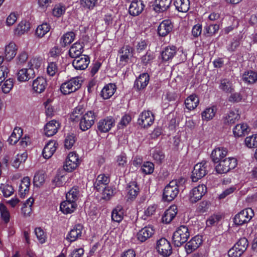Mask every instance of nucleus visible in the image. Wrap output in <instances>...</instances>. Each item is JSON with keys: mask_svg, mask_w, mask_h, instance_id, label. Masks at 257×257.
Masks as SVG:
<instances>
[{"mask_svg": "<svg viewBox=\"0 0 257 257\" xmlns=\"http://www.w3.org/2000/svg\"><path fill=\"white\" fill-rule=\"evenodd\" d=\"M185 182V179L182 178L170 181L164 189L163 199L168 202L174 200L177 196L180 190L183 187Z\"/></svg>", "mask_w": 257, "mask_h": 257, "instance_id": "1", "label": "nucleus"}, {"mask_svg": "<svg viewBox=\"0 0 257 257\" xmlns=\"http://www.w3.org/2000/svg\"><path fill=\"white\" fill-rule=\"evenodd\" d=\"M190 236L188 228L186 225H181L174 232L173 241L174 245L177 246H181L186 242Z\"/></svg>", "mask_w": 257, "mask_h": 257, "instance_id": "2", "label": "nucleus"}, {"mask_svg": "<svg viewBox=\"0 0 257 257\" xmlns=\"http://www.w3.org/2000/svg\"><path fill=\"white\" fill-rule=\"evenodd\" d=\"M97 114L94 110H88L79 119V127L82 131L90 128L94 124Z\"/></svg>", "mask_w": 257, "mask_h": 257, "instance_id": "3", "label": "nucleus"}, {"mask_svg": "<svg viewBox=\"0 0 257 257\" xmlns=\"http://www.w3.org/2000/svg\"><path fill=\"white\" fill-rule=\"evenodd\" d=\"M82 82L80 77H73L62 84L60 87L61 91L64 95L74 92L81 87Z\"/></svg>", "mask_w": 257, "mask_h": 257, "instance_id": "4", "label": "nucleus"}, {"mask_svg": "<svg viewBox=\"0 0 257 257\" xmlns=\"http://www.w3.org/2000/svg\"><path fill=\"white\" fill-rule=\"evenodd\" d=\"M208 164V162L207 161H202L194 166L191 175V179L193 182H196L198 181L207 174Z\"/></svg>", "mask_w": 257, "mask_h": 257, "instance_id": "5", "label": "nucleus"}, {"mask_svg": "<svg viewBox=\"0 0 257 257\" xmlns=\"http://www.w3.org/2000/svg\"><path fill=\"white\" fill-rule=\"evenodd\" d=\"M237 160L233 157H228L221 161L216 166V170L219 174L226 173L237 166Z\"/></svg>", "mask_w": 257, "mask_h": 257, "instance_id": "6", "label": "nucleus"}, {"mask_svg": "<svg viewBox=\"0 0 257 257\" xmlns=\"http://www.w3.org/2000/svg\"><path fill=\"white\" fill-rule=\"evenodd\" d=\"M207 188L204 184H199L194 187L189 192V200L192 203H194L200 200L206 193Z\"/></svg>", "mask_w": 257, "mask_h": 257, "instance_id": "7", "label": "nucleus"}, {"mask_svg": "<svg viewBox=\"0 0 257 257\" xmlns=\"http://www.w3.org/2000/svg\"><path fill=\"white\" fill-rule=\"evenodd\" d=\"M253 215V211L250 208L244 209L236 214L234 218V222L238 225H241L248 222Z\"/></svg>", "mask_w": 257, "mask_h": 257, "instance_id": "8", "label": "nucleus"}, {"mask_svg": "<svg viewBox=\"0 0 257 257\" xmlns=\"http://www.w3.org/2000/svg\"><path fill=\"white\" fill-rule=\"evenodd\" d=\"M79 163L78 156L75 153L71 152L66 159L64 169L68 172H71L78 167Z\"/></svg>", "mask_w": 257, "mask_h": 257, "instance_id": "9", "label": "nucleus"}, {"mask_svg": "<svg viewBox=\"0 0 257 257\" xmlns=\"http://www.w3.org/2000/svg\"><path fill=\"white\" fill-rule=\"evenodd\" d=\"M155 116L150 110H144L139 115L138 122L142 127H148L154 123Z\"/></svg>", "mask_w": 257, "mask_h": 257, "instance_id": "10", "label": "nucleus"}, {"mask_svg": "<svg viewBox=\"0 0 257 257\" xmlns=\"http://www.w3.org/2000/svg\"><path fill=\"white\" fill-rule=\"evenodd\" d=\"M156 249L159 254L164 257L170 255L172 253V247L169 241L162 238L157 242Z\"/></svg>", "mask_w": 257, "mask_h": 257, "instance_id": "11", "label": "nucleus"}, {"mask_svg": "<svg viewBox=\"0 0 257 257\" xmlns=\"http://www.w3.org/2000/svg\"><path fill=\"white\" fill-rule=\"evenodd\" d=\"M114 125V120L112 117H106L99 120L97 124V128L101 133H107Z\"/></svg>", "mask_w": 257, "mask_h": 257, "instance_id": "12", "label": "nucleus"}, {"mask_svg": "<svg viewBox=\"0 0 257 257\" xmlns=\"http://www.w3.org/2000/svg\"><path fill=\"white\" fill-rule=\"evenodd\" d=\"M90 63L89 57L85 55H82L80 57L74 58L72 65L76 70H85Z\"/></svg>", "mask_w": 257, "mask_h": 257, "instance_id": "13", "label": "nucleus"}, {"mask_svg": "<svg viewBox=\"0 0 257 257\" xmlns=\"http://www.w3.org/2000/svg\"><path fill=\"white\" fill-rule=\"evenodd\" d=\"M155 233V229L152 226H147L142 228L137 233V237L138 240L143 242L151 237Z\"/></svg>", "mask_w": 257, "mask_h": 257, "instance_id": "14", "label": "nucleus"}, {"mask_svg": "<svg viewBox=\"0 0 257 257\" xmlns=\"http://www.w3.org/2000/svg\"><path fill=\"white\" fill-rule=\"evenodd\" d=\"M133 49L129 46L123 47L119 51V59L121 65H125L133 57Z\"/></svg>", "mask_w": 257, "mask_h": 257, "instance_id": "15", "label": "nucleus"}, {"mask_svg": "<svg viewBox=\"0 0 257 257\" xmlns=\"http://www.w3.org/2000/svg\"><path fill=\"white\" fill-rule=\"evenodd\" d=\"M35 75L33 69L22 68L18 71L17 73V80L20 82H26L33 78Z\"/></svg>", "mask_w": 257, "mask_h": 257, "instance_id": "16", "label": "nucleus"}, {"mask_svg": "<svg viewBox=\"0 0 257 257\" xmlns=\"http://www.w3.org/2000/svg\"><path fill=\"white\" fill-rule=\"evenodd\" d=\"M202 243V236L196 235L187 242L185 245V250L187 253H190L196 249Z\"/></svg>", "mask_w": 257, "mask_h": 257, "instance_id": "17", "label": "nucleus"}, {"mask_svg": "<svg viewBox=\"0 0 257 257\" xmlns=\"http://www.w3.org/2000/svg\"><path fill=\"white\" fill-rule=\"evenodd\" d=\"M57 145V142L54 140L49 141L43 149L42 152L43 157L46 159L51 158L56 151Z\"/></svg>", "mask_w": 257, "mask_h": 257, "instance_id": "18", "label": "nucleus"}, {"mask_svg": "<svg viewBox=\"0 0 257 257\" xmlns=\"http://www.w3.org/2000/svg\"><path fill=\"white\" fill-rule=\"evenodd\" d=\"M60 127V123L55 120L50 121L45 125L44 133L48 137H51L57 133Z\"/></svg>", "mask_w": 257, "mask_h": 257, "instance_id": "19", "label": "nucleus"}, {"mask_svg": "<svg viewBox=\"0 0 257 257\" xmlns=\"http://www.w3.org/2000/svg\"><path fill=\"white\" fill-rule=\"evenodd\" d=\"M18 47L14 42H11L5 47L4 58L7 61H11L16 55Z\"/></svg>", "mask_w": 257, "mask_h": 257, "instance_id": "20", "label": "nucleus"}, {"mask_svg": "<svg viewBox=\"0 0 257 257\" xmlns=\"http://www.w3.org/2000/svg\"><path fill=\"white\" fill-rule=\"evenodd\" d=\"M47 86L46 79L43 77H38L35 79L32 83L33 90L39 93L43 92Z\"/></svg>", "mask_w": 257, "mask_h": 257, "instance_id": "21", "label": "nucleus"}, {"mask_svg": "<svg viewBox=\"0 0 257 257\" xmlns=\"http://www.w3.org/2000/svg\"><path fill=\"white\" fill-rule=\"evenodd\" d=\"M227 150L223 147H218L215 148L212 152L211 157L214 163H218L227 155Z\"/></svg>", "mask_w": 257, "mask_h": 257, "instance_id": "22", "label": "nucleus"}, {"mask_svg": "<svg viewBox=\"0 0 257 257\" xmlns=\"http://www.w3.org/2000/svg\"><path fill=\"white\" fill-rule=\"evenodd\" d=\"M173 25L169 20L163 21L158 28V33L160 36H167L172 30Z\"/></svg>", "mask_w": 257, "mask_h": 257, "instance_id": "23", "label": "nucleus"}, {"mask_svg": "<svg viewBox=\"0 0 257 257\" xmlns=\"http://www.w3.org/2000/svg\"><path fill=\"white\" fill-rule=\"evenodd\" d=\"M145 7L143 1L131 3L128 8V12L133 16H138L142 13Z\"/></svg>", "mask_w": 257, "mask_h": 257, "instance_id": "24", "label": "nucleus"}, {"mask_svg": "<svg viewBox=\"0 0 257 257\" xmlns=\"http://www.w3.org/2000/svg\"><path fill=\"white\" fill-rule=\"evenodd\" d=\"M83 228V226L80 224L75 225L69 231L67 239L70 242L75 241L81 237Z\"/></svg>", "mask_w": 257, "mask_h": 257, "instance_id": "25", "label": "nucleus"}, {"mask_svg": "<svg viewBox=\"0 0 257 257\" xmlns=\"http://www.w3.org/2000/svg\"><path fill=\"white\" fill-rule=\"evenodd\" d=\"M150 77L147 73H143L137 78L135 82L134 88L138 90L144 89L148 84Z\"/></svg>", "mask_w": 257, "mask_h": 257, "instance_id": "26", "label": "nucleus"}, {"mask_svg": "<svg viewBox=\"0 0 257 257\" xmlns=\"http://www.w3.org/2000/svg\"><path fill=\"white\" fill-rule=\"evenodd\" d=\"M110 182L109 177L104 174L99 175L94 183V187L97 191H100L105 187L108 186Z\"/></svg>", "mask_w": 257, "mask_h": 257, "instance_id": "27", "label": "nucleus"}, {"mask_svg": "<svg viewBox=\"0 0 257 257\" xmlns=\"http://www.w3.org/2000/svg\"><path fill=\"white\" fill-rule=\"evenodd\" d=\"M172 0H155L153 4V9L157 13L166 11L170 6Z\"/></svg>", "mask_w": 257, "mask_h": 257, "instance_id": "28", "label": "nucleus"}, {"mask_svg": "<svg viewBox=\"0 0 257 257\" xmlns=\"http://www.w3.org/2000/svg\"><path fill=\"white\" fill-rule=\"evenodd\" d=\"M77 207L76 202L67 199L63 201L60 206V210L64 214H70L74 211Z\"/></svg>", "mask_w": 257, "mask_h": 257, "instance_id": "29", "label": "nucleus"}, {"mask_svg": "<svg viewBox=\"0 0 257 257\" xmlns=\"http://www.w3.org/2000/svg\"><path fill=\"white\" fill-rule=\"evenodd\" d=\"M116 90V86L113 83H109L105 85L101 91V96L104 99L110 98Z\"/></svg>", "mask_w": 257, "mask_h": 257, "instance_id": "30", "label": "nucleus"}, {"mask_svg": "<svg viewBox=\"0 0 257 257\" xmlns=\"http://www.w3.org/2000/svg\"><path fill=\"white\" fill-rule=\"evenodd\" d=\"M249 131V127L245 123L237 124L233 128V133L235 137L244 136L247 135Z\"/></svg>", "mask_w": 257, "mask_h": 257, "instance_id": "31", "label": "nucleus"}, {"mask_svg": "<svg viewBox=\"0 0 257 257\" xmlns=\"http://www.w3.org/2000/svg\"><path fill=\"white\" fill-rule=\"evenodd\" d=\"M30 179L28 177H24L21 182L19 187V193L21 197L24 198L29 191Z\"/></svg>", "mask_w": 257, "mask_h": 257, "instance_id": "32", "label": "nucleus"}, {"mask_svg": "<svg viewBox=\"0 0 257 257\" xmlns=\"http://www.w3.org/2000/svg\"><path fill=\"white\" fill-rule=\"evenodd\" d=\"M83 51V45L80 42L74 43L69 50V56L71 58H76L81 56Z\"/></svg>", "mask_w": 257, "mask_h": 257, "instance_id": "33", "label": "nucleus"}, {"mask_svg": "<svg viewBox=\"0 0 257 257\" xmlns=\"http://www.w3.org/2000/svg\"><path fill=\"white\" fill-rule=\"evenodd\" d=\"M177 207L171 206L164 213L162 217V221L166 223H169L176 216L177 213Z\"/></svg>", "mask_w": 257, "mask_h": 257, "instance_id": "34", "label": "nucleus"}, {"mask_svg": "<svg viewBox=\"0 0 257 257\" xmlns=\"http://www.w3.org/2000/svg\"><path fill=\"white\" fill-rule=\"evenodd\" d=\"M217 109L215 106L206 108L201 113V117L203 121H208L213 119L216 113Z\"/></svg>", "mask_w": 257, "mask_h": 257, "instance_id": "35", "label": "nucleus"}, {"mask_svg": "<svg viewBox=\"0 0 257 257\" xmlns=\"http://www.w3.org/2000/svg\"><path fill=\"white\" fill-rule=\"evenodd\" d=\"M176 53V47L172 46L166 47L162 52L161 56L163 61L172 59Z\"/></svg>", "mask_w": 257, "mask_h": 257, "instance_id": "36", "label": "nucleus"}, {"mask_svg": "<svg viewBox=\"0 0 257 257\" xmlns=\"http://www.w3.org/2000/svg\"><path fill=\"white\" fill-rule=\"evenodd\" d=\"M128 199L133 200L135 199L139 192V188L135 182H132L127 187Z\"/></svg>", "mask_w": 257, "mask_h": 257, "instance_id": "37", "label": "nucleus"}, {"mask_svg": "<svg viewBox=\"0 0 257 257\" xmlns=\"http://www.w3.org/2000/svg\"><path fill=\"white\" fill-rule=\"evenodd\" d=\"M76 37L75 34L73 32H68L60 38V43L62 47H65L70 44L74 41Z\"/></svg>", "mask_w": 257, "mask_h": 257, "instance_id": "38", "label": "nucleus"}, {"mask_svg": "<svg viewBox=\"0 0 257 257\" xmlns=\"http://www.w3.org/2000/svg\"><path fill=\"white\" fill-rule=\"evenodd\" d=\"M199 99L195 94H192L188 96L185 101L186 108L191 110L195 108L199 103Z\"/></svg>", "mask_w": 257, "mask_h": 257, "instance_id": "39", "label": "nucleus"}, {"mask_svg": "<svg viewBox=\"0 0 257 257\" xmlns=\"http://www.w3.org/2000/svg\"><path fill=\"white\" fill-rule=\"evenodd\" d=\"M174 5L179 12L186 13L189 10L190 1L189 0H175Z\"/></svg>", "mask_w": 257, "mask_h": 257, "instance_id": "40", "label": "nucleus"}, {"mask_svg": "<svg viewBox=\"0 0 257 257\" xmlns=\"http://www.w3.org/2000/svg\"><path fill=\"white\" fill-rule=\"evenodd\" d=\"M28 158V154L26 152L17 154L13 159L12 162V165L15 168H18L20 165L25 163Z\"/></svg>", "mask_w": 257, "mask_h": 257, "instance_id": "41", "label": "nucleus"}, {"mask_svg": "<svg viewBox=\"0 0 257 257\" xmlns=\"http://www.w3.org/2000/svg\"><path fill=\"white\" fill-rule=\"evenodd\" d=\"M219 88L226 93H231L234 90L232 82L228 79L220 80Z\"/></svg>", "mask_w": 257, "mask_h": 257, "instance_id": "42", "label": "nucleus"}, {"mask_svg": "<svg viewBox=\"0 0 257 257\" xmlns=\"http://www.w3.org/2000/svg\"><path fill=\"white\" fill-rule=\"evenodd\" d=\"M240 118V115L238 110H230L224 117L225 123L233 124Z\"/></svg>", "mask_w": 257, "mask_h": 257, "instance_id": "43", "label": "nucleus"}, {"mask_svg": "<svg viewBox=\"0 0 257 257\" xmlns=\"http://www.w3.org/2000/svg\"><path fill=\"white\" fill-rule=\"evenodd\" d=\"M123 218V211L121 206H117L111 212V219L116 222H120Z\"/></svg>", "mask_w": 257, "mask_h": 257, "instance_id": "44", "label": "nucleus"}, {"mask_svg": "<svg viewBox=\"0 0 257 257\" xmlns=\"http://www.w3.org/2000/svg\"><path fill=\"white\" fill-rule=\"evenodd\" d=\"M51 29V26L47 23H43L38 26L36 30V35L39 38L44 37Z\"/></svg>", "mask_w": 257, "mask_h": 257, "instance_id": "45", "label": "nucleus"}, {"mask_svg": "<svg viewBox=\"0 0 257 257\" xmlns=\"http://www.w3.org/2000/svg\"><path fill=\"white\" fill-rule=\"evenodd\" d=\"M23 133V130L21 128L16 127L14 130L13 133L8 139V142L11 145L16 144L21 138Z\"/></svg>", "mask_w": 257, "mask_h": 257, "instance_id": "46", "label": "nucleus"}, {"mask_svg": "<svg viewBox=\"0 0 257 257\" xmlns=\"http://www.w3.org/2000/svg\"><path fill=\"white\" fill-rule=\"evenodd\" d=\"M30 28V24L27 21L21 22L15 30V33L18 35H22L27 32Z\"/></svg>", "mask_w": 257, "mask_h": 257, "instance_id": "47", "label": "nucleus"}, {"mask_svg": "<svg viewBox=\"0 0 257 257\" xmlns=\"http://www.w3.org/2000/svg\"><path fill=\"white\" fill-rule=\"evenodd\" d=\"M34 199L33 198H29L24 203L22 208V212L24 216H27L30 215L32 211V205L34 203Z\"/></svg>", "mask_w": 257, "mask_h": 257, "instance_id": "48", "label": "nucleus"}, {"mask_svg": "<svg viewBox=\"0 0 257 257\" xmlns=\"http://www.w3.org/2000/svg\"><path fill=\"white\" fill-rule=\"evenodd\" d=\"M242 79L247 83H254L257 81V73L252 71L245 72L242 75Z\"/></svg>", "mask_w": 257, "mask_h": 257, "instance_id": "49", "label": "nucleus"}, {"mask_svg": "<svg viewBox=\"0 0 257 257\" xmlns=\"http://www.w3.org/2000/svg\"><path fill=\"white\" fill-rule=\"evenodd\" d=\"M154 165L153 163L147 161L145 162L141 166L140 172L145 175H149L153 173Z\"/></svg>", "mask_w": 257, "mask_h": 257, "instance_id": "50", "label": "nucleus"}, {"mask_svg": "<svg viewBox=\"0 0 257 257\" xmlns=\"http://www.w3.org/2000/svg\"><path fill=\"white\" fill-rule=\"evenodd\" d=\"M66 10V7L63 4H56L52 10V15L55 17L59 18L65 14Z\"/></svg>", "mask_w": 257, "mask_h": 257, "instance_id": "51", "label": "nucleus"}, {"mask_svg": "<svg viewBox=\"0 0 257 257\" xmlns=\"http://www.w3.org/2000/svg\"><path fill=\"white\" fill-rule=\"evenodd\" d=\"M103 189L102 198L106 201L110 200L115 194V188L112 186H107Z\"/></svg>", "mask_w": 257, "mask_h": 257, "instance_id": "52", "label": "nucleus"}, {"mask_svg": "<svg viewBox=\"0 0 257 257\" xmlns=\"http://www.w3.org/2000/svg\"><path fill=\"white\" fill-rule=\"evenodd\" d=\"M0 189L5 197H10L14 192V189L12 186L7 183L1 184Z\"/></svg>", "mask_w": 257, "mask_h": 257, "instance_id": "53", "label": "nucleus"}, {"mask_svg": "<svg viewBox=\"0 0 257 257\" xmlns=\"http://www.w3.org/2000/svg\"><path fill=\"white\" fill-rule=\"evenodd\" d=\"M84 109L81 106L76 107L70 114V119L72 121H77L84 114Z\"/></svg>", "mask_w": 257, "mask_h": 257, "instance_id": "54", "label": "nucleus"}, {"mask_svg": "<svg viewBox=\"0 0 257 257\" xmlns=\"http://www.w3.org/2000/svg\"><path fill=\"white\" fill-rule=\"evenodd\" d=\"M1 89L4 93H8L12 90L14 86L13 79L9 78L4 82L3 81L0 86Z\"/></svg>", "mask_w": 257, "mask_h": 257, "instance_id": "55", "label": "nucleus"}, {"mask_svg": "<svg viewBox=\"0 0 257 257\" xmlns=\"http://www.w3.org/2000/svg\"><path fill=\"white\" fill-rule=\"evenodd\" d=\"M245 145L249 148L257 147V134L247 137L244 140Z\"/></svg>", "mask_w": 257, "mask_h": 257, "instance_id": "56", "label": "nucleus"}, {"mask_svg": "<svg viewBox=\"0 0 257 257\" xmlns=\"http://www.w3.org/2000/svg\"><path fill=\"white\" fill-rule=\"evenodd\" d=\"M0 213L2 219L5 223H8L10 220V214L6 206L3 204H0Z\"/></svg>", "mask_w": 257, "mask_h": 257, "instance_id": "57", "label": "nucleus"}, {"mask_svg": "<svg viewBox=\"0 0 257 257\" xmlns=\"http://www.w3.org/2000/svg\"><path fill=\"white\" fill-rule=\"evenodd\" d=\"M152 157L158 163H161L165 158V155L159 148H155L152 152Z\"/></svg>", "mask_w": 257, "mask_h": 257, "instance_id": "58", "label": "nucleus"}, {"mask_svg": "<svg viewBox=\"0 0 257 257\" xmlns=\"http://www.w3.org/2000/svg\"><path fill=\"white\" fill-rule=\"evenodd\" d=\"M98 0H80L82 7L85 9L91 10L96 6Z\"/></svg>", "mask_w": 257, "mask_h": 257, "instance_id": "59", "label": "nucleus"}, {"mask_svg": "<svg viewBox=\"0 0 257 257\" xmlns=\"http://www.w3.org/2000/svg\"><path fill=\"white\" fill-rule=\"evenodd\" d=\"M79 195V191L76 188H72L70 191L67 192L66 195V198L68 200L73 201L76 202L78 199Z\"/></svg>", "mask_w": 257, "mask_h": 257, "instance_id": "60", "label": "nucleus"}, {"mask_svg": "<svg viewBox=\"0 0 257 257\" xmlns=\"http://www.w3.org/2000/svg\"><path fill=\"white\" fill-rule=\"evenodd\" d=\"M57 64L55 62H48L47 73L50 76H54L58 72Z\"/></svg>", "mask_w": 257, "mask_h": 257, "instance_id": "61", "label": "nucleus"}, {"mask_svg": "<svg viewBox=\"0 0 257 257\" xmlns=\"http://www.w3.org/2000/svg\"><path fill=\"white\" fill-rule=\"evenodd\" d=\"M76 141L75 137L73 134H68L64 141L65 147L68 149H71Z\"/></svg>", "mask_w": 257, "mask_h": 257, "instance_id": "62", "label": "nucleus"}, {"mask_svg": "<svg viewBox=\"0 0 257 257\" xmlns=\"http://www.w3.org/2000/svg\"><path fill=\"white\" fill-rule=\"evenodd\" d=\"M28 58V54L25 51L21 52L17 56L15 61L17 65L24 64Z\"/></svg>", "mask_w": 257, "mask_h": 257, "instance_id": "63", "label": "nucleus"}, {"mask_svg": "<svg viewBox=\"0 0 257 257\" xmlns=\"http://www.w3.org/2000/svg\"><path fill=\"white\" fill-rule=\"evenodd\" d=\"M35 232L40 243L42 244L45 242L47 238L46 234L41 228H36L35 230Z\"/></svg>", "mask_w": 257, "mask_h": 257, "instance_id": "64", "label": "nucleus"}]
</instances>
